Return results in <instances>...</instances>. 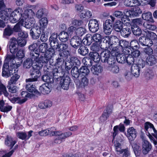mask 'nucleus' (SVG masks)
Returning <instances> with one entry per match:
<instances>
[{
    "instance_id": "41",
    "label": "nucleus",
    "mask_w": 157,
    "mask_h": 157,
    "mask_svg": "<svg viewBox=\"0 0 157 157\" xmlns=\"http://www.w3.org/2000/svg\"><path fill=\"white\" fill-rule=\"evenodd\" d=\"M139 3L138 0H124V5L128 7L132 6L134 4H136L137 5Z\"/></svg>"
},
{
    "instance_id": "33",
    "label": "nucleus",
    "mask_w": 157,
    "mask_h": 157,
    "mask_svg": "<svg viewBox=\"0 0 157 157\" xmlns=\"http://www.w3.org/2000/svg\"><path fill=\"white\" fill-rule=\"evenodd\" d=\"M132 30L134 35L136 36H139L142 33V31L138 26L132 25L131 27Z\"/></svg>"
},
{
    "instance_id": "39",
    "label": "nucleus",
    "mask_w": 157,
    "mask_h": 157,
    "mask_svg": "<svg viewBox=\"0 0 157 157\" xmlns=\"http://www.w3.org/2000/svg\"><path fill=\"white\" fill-rule=\"evenodd\" d=\"M120 32L121 36L124 37H127L131 33V31L130 28L128 27H126L122 29Z\"/></svg>"
},
{
    "instance_id": "59",
    "label": "nucleus",
    "mask_w": 157,
    "mask_h": 157,
    "mask_svg": "<svg viewBox=\"0 0 157 157\" xmlns=\"http://www.w3.org/2000/svg\"><path fill=\"white\" fill-rule=\"evenodd\" d=\"M68 47V44H66L61 43L59 44L57 46V48L56 49V50H57L61 52L66 49Z\"/></svg>"
},
{
    "instance_id": "27",
    "label": "nucleus",
    "mask_w": 157,
    "mask_h": 157,
    "mask_svg": "<svg viewBox=\"0 0 157 157\" xmlns=\"http://www.w3.org/2000/svg\"><path fill=\"white\" fill-rule=\"evenodd\" d=\"M154 73L151 70H148L144 74L145 80L147 82L151 80L154 76Z\"/></svg>"
},
{
    "instance_id": "16",
    "label": "nucleus",
    "mask_w": 157,
    "mask_h": 157,
    "mask_svg": "<svg viewBox=\"0 0 157 157\" xmlns=\"http://www.w3.org/2000/svg\"><path fill=\"white\" fill-rule=\"evenodd\" d=\"M40 54L39 53L38 49H36L35 51H33L32 52H30L29 53V58L31 59V60L33 62H35L36 64H38V61L39 59V56Z\"/></svg>"
},
{
    "instance_id": "25",
    "label": "nucleus",
    "mask_w": 157,
    "mask_h": 157,
    "mask_svg": "<svg viewBox=\"0 0 157 157\" xmlns=\"http://www.w3.org/2000/svg\"><path fill=\"white\" fill-rule=\"evenodd\" d=\"M89 56L91 59L95 62L98 63L101 60V56L98 52H90Z\"/></svg>"
},
{
    "instance_id": "7",
    "label": "nucleus",
    "mask_w": 157,
    "mask_h": 157,
    "mask_svg": "<svg viewBox=\"0 0 157 157\" xmlns=\"http://www.w3.org/2000/svg\"><path fill=\"white\" fill-rule=\"evenodd\" d=\"M53 53L51 52L40 54L38 61V65L42 67L44 64L48 63Z\"/></svg>"
},
{
    "instance_id": "49",
    "label": "nucleus",
    "mask_w": 157,
    "mask_h": 157,
    "mask_svg": "<svg viewBox=\"0 0 157 157\" xmlns=\"http://www.w3.org/2000/svg\"><path fill=\"white\" fill-rule=\"evenodd\" d=\"M117 47L116 46H113L112 48L110 50H111V51L110 52L111 56H113L116 58L117 56L120 53L119 50Z\"/></svg>"
},
{
    "instance_id": "52",
    "label": "nucleus",
    "mask_w": 157,
    "mask_h": 157,
    "mask_svg": "<svg viewBox=\"0 0 157 157\" xmlns=\"http://www.w3.org/2000/svg\"><path fill=\"white\" fill-rule=\"evenodd\" d=\"M39 22L41 27L45 30L48 24V20L47 18L43 17L40 20Z\"/></svg>"
},
{
    "instance_id": "60",
    "label": "nucleus",
    "mask_w": 157,
    "mask_h": 157,
    "mask_svg": "<svg viewBox=\"0 0 157 157\" xmlns=\"http://www.w3.org/2000/svg\"><path fill=\"white\" fill-rule=\"evenodd\" d=\"M69 60H70V62H71V63L73 64L74 66H79L80 64L79 60L77 57L75 56L71 57Z\"/></svg>"
},
{
    "instance_id": "42",
    "label": "nucleus",
    "mask_w": 157,
    "mask_h": 157,
    "mask_svg": "<svg viewBox=\"0 0 157 157\" xmlns=\"http://www.w3.org/2000/svg\"><path fill=\"white\" fill-rule=\"evenodd\" d=\"M71 74L73 77L76 78H78L80 75V71L77 67L74 66L72 69Z\"/></svg>"
},
{
    "instance_id": "4",
    "label": "nucleus",
    "mask_w": 157,
    "mask_h": 157,
    "mask_svg": "<svg viewBox=\"0 0 157 157\" xmlns=\"http://www.w3.org/2000/svg\"><path fill=\"white\" fill-rule=\"evenodd\" d=\"M102 42H101V46L103 47V49H109L111 50L114 45L117 43L119 44L120 41L117 37L114 36H112L111 37L106 36L102 39Z\"/></svg>"
},
{
    "instance_id": "18",
    "label": "nucleus",
    "mask_w": 157,
    "mask_h": 157,
    "mask_svg": "<svg viewBox=\"0 0 157 157\" xmlns=\"http://www.w3.org/2000/svg\"><path fill=\"white\" fill-rule=\"evenodd\" d=\"M151 145L147 140H144L143 144L142 152L144 155L147 154L151 150Z\"/></svg>"
},
{
    "instance_id": "29",
    "label": "nucleus",
    "mask_w": 157,
    "mask_h": 157,
    "mask_svg": "<svg viewBox=\"0 0 157 157\" xmlns=\"http://www.w3.org/2000/svg\"><path fill=\"white\" fill-rule=\"evenodd\" d=\"M10 101L13 103H17L19 104H21L27 100V98H24L21 99L20 97H14L11 99H9Z\"/></svg>"
},
{
    "instance_id": "31",
    "label": "nucleus",
    "mask_w": 157,
    "mask_h": 157,
    "mask_svg": "<svg viewBox=\"0 0 157 157\" xmlns=\"http://www.w3.org/2000/svg\"><path fill=\"white\" fill-rule=\"evenodd\" d=\"M50 42V45L52 47L49 49L48 52H51L52 53H54V50L57 48V46L59 45L58 40H49Z\"/></svg>"
},
{
    "instance_id": "8",
    "label": "nucleus",
    "mask_w": 157,
    "mask_h": 157,
    "mask_svg": "<svg viewBox=\"0 0 157 157\" xmlns=\"http://www.w3.org/2000/svg\"><path fill=\"white\" fill-rule=\"evenodd\" d=\"M51 72L53 76V78L56 79L57 81H59V79L62 76L63 73L61 67L57 66L54 67Z\"/></svg>"
},
{
    "instance_id": "38",
    "label": "nucleus",
    "mask_w": 157,
    "mask_h": 157,
    "mask_svg": "<svg viewBox=\"0 0 157 157\" xmlns=\"http://www.w3.org/2000/svg\"><path fill=\"white\" fill-rule=\"evenodd\" d=\"M79 48L78 52L80 54L85 56L88 54L89 50L86 47L82 45Z\"/></svg>"
},
{
    "instance_id": "2",
    "label": "nucleus",
    "mask_w": 157,
    "mask_h": 157,
    "mask_svg": "<svg viewBox=\"0 0 157 157\" xmlns=\"http://www.w3.org/2000/svg\"><path fill=\"white\" fill-rule=\"evenodd\" d=\"M21 8L18 7L13 12H11V17H13L11 20L13 23L19 21L23 26L25 28L29 29L35 24V21L33 17L35 15L34 12L32 9H28L25 10L23 14Z\"/></svg>"
},
{
    "instance_id": "10",
    "label": "nucleus",
    "mask_w": 157,
    "mask_h": 157,
    "mask_svg": "<svg viewBox=\"0 0 157 157\" xmlns=\"http://www.w3.org/2000/svg\"><path fill=\"white\" fill-rule=\"evenodd\" d=\"M113 24L110 19L106 20L103 24V30L104 33L107 35H110L113 29Z\"/></svg>"
},
{
    "instance_id": "48",
    "label": "nucleus",
    "mask_w": 157,
    "mask_h": 157,
    "mask_svg": "<svg viewBox=\"0 0 157 157\" xmlns=\"http://www.w3.org/2000/svg\"><path fill=\"white\" fill-rule=\"evenodd\" d=\"M3 94L4 96L7 97L9 96V93L7 92L5 86L1 83H0V96Z\"/></svg>"
},
{
    "instance_id": "36",
    "label": "nucleus",
    "mask_w": 157,
    "mask_h": 157,
    "mask_svg": "<svg viewBox=\"0 0 157 157\" xmlns=\"http://www.w3.org/2000/svg\"><path fill=\"white\" fill-rule=\"evenodd\" d=\"M107 70L114 74L118 73L119 71V67L115 64L111 66H108L107 67Z\"/></svg>"
},
{
    "instance_id": "57",
    "label": "nucleus",
    "mask_w": 157,
    "mask_h": 157,
    "mask_svg": "<svg viewBox=\"0 0 157 157\" xmlns=\"http://www.w3.org/2000/svg\"><path fill=\"white\" fill-rule=\"evenodd\" d=\"M130 46L129 48H130L131 49H136L139 47V44L138 41L136 40H132L130 44Z\"/></svg>"
},
{
    "instance_id": "35",
    "label": "nucleus",
    "mask_w": 157,
    "mask_h": 157,
    "mask_svg": "<svg viewBox=\"0 0 157 157\" xmlns=\"http://www.w3.org/2000/svg\"><path fill=\"white\" fill-rule=\"evenodd\" d=\"M85 45H90L94 41L92 36L90 34L86 35V37L82 40Z\"/></svg>"
},
{
    "instance_id": "61",
    "label": "nucleus",
    "mask_w": 157,
    "mask_h": 157,
    "mask_svg": "<svg viewBox=\"0 0 157 157\" xmlns=\"http://www.w3.org/2000/svg\"><path fill=\"white\" fill-rule=\"evenodd\" d=\"M86 32V29L82 27H80L77 29L76 30V34L78 36H82Z\"/></svg>"
},
{
    "instance_id": "26",
    "label": "nucleus",
    "mask_w": 157,
    "mask_h": 157,
    "mask_svg": "<svg viewBox=\"0 0 157 157\" xmlns=\"http://www.w3.org/2000/svg\"><path fill=\"white\" fill-rule=\"evenodd\" d=\"M127 52H125V53L128 54H131L132 56L134 58H136L138 57L140 54V52L138 50L136 49H132L128 48Z\"/></svg>"
},
{
    "instance_id": "43",
    "label": "nucleus",
    "mask_w": 157,
    "mask_h": 157,
    "mask_svg": "<svg viewBox=\"0 0 157 157\" xmlns=\"http://www.w3.org/2000/svg\"><path fill=\"white\" fill-rule=\"evenodd\" d=\"M92 16V13L87 10H83L80 15L81 17L86 18H89Z\"/></svg>"
},
{
    "instance_id": "13",
    "label": "nucleus",
    "mask_w": 157,
    "mask_h": 157,
    "mask_svg": "<svg viewBox=\"0 0 157 157\" xmlns=\"http://www.w3.org/2000/svg\"><path fill=\"white\" fill-rule=\"evenodd\" d=\"M127 136L130 141H132L136 138L137 132L133 127H131L127 129Z\"/></svg>"
},
{
    "instance_id": "6",
    "label": "nucleus",
    "mask_w": 157,
    "mask_h": 157,
    "mask_svg": "<svg viewBox=\"0 0 157 157\" xmlns=\"http://www.w3.org/2000/svg\"><path fill=\"white\" fill-rule=\"evenodd\" d=\"M130 11L124 10L123 12L119 10L115 11L113 15L118 18H121V21L124 22L126 25H128L129 24V20L128 16L130 15Z\"/></svg>"
},
{
    "instance_id": "12",
    "label": "nucleus",
    "mask_w": 157,
    "mask_h": 157,
    "mask_svg": "<svg viewBox=\"0 0 157 157\" xmlns=\"http://www.w3.org/2000/svg\"><path fill=\"white\" fill-rule=\"evenodd\" d=\"M70 44L73 48L77 49L82 45L81 39L78 36L72 37L70 40Z\"/></svg>"
},
{
    "instance_id": "32",
    "label": "nucleus",
    "mask_w": 157,
    "mask_h": 157,
    "mask_svg": "<svg viewBox=\"0 0 157 157\" xmlns=\"http://www.w3.org/2000/svg\"><path fill=\"white\" fill-rule=\"evenodd\" d=\"M59 38L62 42H66L69 38L68 35L67 33L64 31L61 32L59 35Z\"/></svg>"
},
{
    "instance_id": "34",
    "label": "nucleus",
    "mask_w": 157,
    "mask_h": 157,
    "mask_svg": "<svg viewBox=\"0 0 157 157\" xmlns=\"http://www.w3.org/2000/svg\"><path fill=\"white\" fill-rule=\"evenodd\" d=\"M42 79L44 82L47 83L46 84L47 85H48L49 84L52 83L53 82V78L51 75H44L42 76Z\"/></svg>"
},
{
    "instance_id": "46",
    "label": "nucleus",
    "mask_w": 157,
    "mask_h": 157,
    "mask_svg": "<svg viewBox=\"0 0 157 157\" xmlns=\"http://www.w3.org/2000/svg\"><path fill=\"white\" fill-rule=\"evenodd\" d=\"M101 45L100 46L98 44L94 43L90 47L92 51L91 52H98L101 48L103 49Z\"/></svg>"
},
{
    "instance_id": "21",
    "label": "nucleus",
    "mask_w": 157,
    "mask_h": 157,
    "mask_svg": "<svg viewBox=\"0 0 157 157\" xmlns=\"http://www.w3.org/2000/svg\"><path fill=\"white\" fill-rule=\"evenodd\" d=\"M16 143V141L10 136H7L5 140V144L6 146L12 148Z\"/></svg>"
},
{
    "instance_id": "19",
    "label": "nucleus",
    "mask_w": 157,
    "mask_h": 157,
    "mask_svg": "<svg viewBox=\"0 0 157 157\" xmlns=\"http://www.w3.org/2000/svg\"><path fill=\"white\" fill-rule=\"evenodd\" d=\"M105 50L101 53V60L103 63H106L109 58L111 56L110 51L108 49Z\"/></svg>"
},
{
    "instance_id": "62",
    "label": "nucleus",
    "mask_w": 157,
    "mask_h": 157,
    "mask_svg": "<svg viewBox=\"0 0 157 157\" xmlns=\"http://www.w3.org/2000/svg\"><path fill=\"white\" fill-rule=\"evenodd\" d=\"M30 34L32 38L34 40L38 39L40 35L34 31L33 29H31L30 31Z\"/></svg>"
},
{
    "instance_id": "54",
    "label": "nucleus",
    "mask_w": 157,
    "mask_h": 157,
    "mask_svg": "<svg viewBox=\"0 0 157 157\" xmlns=\"http://www.w3.org/2000/svg\"><path fill=\"white\" fill-rule=\"evenodd\" d=\"M82 62L84 64L86 65L87 67H90L91 66L92 64V60L90 58L85 57L82 59Z\"/></svg>"
},
{
    "instance_id": "55",
    "label": "nucleus",
    "mask_w": 157,
    "mask_h": 157,
    "mask_svg": "<svg viewBox=\"0 0 157 157\" xmlns=\"http://www.w3.org/2000/svg\"><path fill=\"white\" fill-rule=\"evenodd\" d=\"M144 26L147 29L154 30L156 29V26L152 25L150 22H146L143 24Z\"/></svg>"
},
{
    "instance_id": "22",
    "label": "nucleus",
    "mask_w": 157,
    "mask_h": 157,
    "mask_svg": "<svg viewBox=\"0 0 157 157\" xmlns=\"http://www.w3.org/2000/svg\"><path fill=\"white\" fill-rule=\"evenodd\" d=\"M140 70L137 66V64H133L131 67V72L133 75L136 77H138L140 74Z\"/></svg>"
},
{
    "instance_id": "23",
    "label": "nucleus",
    "mask_w": 157,
    "mask_h": 157,
    "mask_svg": "<svg viewBox=\"0 0 157 157\" xmlns=\"http://www.w3.org/2000/svg\"><path fill=\"white\" fill-rule=\"evenodd\" d=\"M91 70L94 74L98 75L102 72L103 69L102 67L100 65H94L91 67Z\"/></svg>"
},
{
    "instance_id": "51",
    "label": "nucleus",
    "mask_w": 157,
    "mask_h": 157,
    "mask_svg": "<svg viewBox=\"0 0 157 157\" xmlns=\"http://www.w3.org/2000/svg\"><path fill=\"white\" fill-rule=\"evenodd\" d=\"M13 33V28L9 26H8L4 30L3 36H10Z\"/></svg>"
},
{
    "instance_id": "47",
    "label": "nucleus",
    "mask_w": 157,
    "mask_h": 157,
    "mask_svg": "<svg viewBox=\"0 0 157 157\" xmlns=\"http://www.w3.org/2000/svg\"><path fill=\"white\" fill-rule=\"evenodd\" d=\"M131 12L132 15L136 16H138L142 13V10L138 6L133 7L131 9Z\"/></svg>"
},
{
    "instance_id": "5",
    "label": "nucleus",
    "mask_w": 157,
    "mask_h": 157,
    "mask_svg": "<svg viewBox=\"0 0 157 157\" xmlns=\"http://www.w3.org/2000/svg\"><path fill=\"white\" fill-rule=\"evenodd\" d=\"M41 67V66L37 64L33 67L30 70V74L32 78L33 77V75H34V78L26 79V82H32L36 81L38 77L41 75L40 70Z\"/></svg>"
},
{
    "instance_id": "63",
    "label": "nucleus",
    "mask_w": 157,
    "mask_h": 157,
    "mask_svg": "<svg viewBox=\"0 0 157 157\" xmlns=\"http://www.w3.org/2000/svg\"><path fill=\"white\" fill-rule=\"evenodd\" d=\"M126 60V62L129 65L133 63L134 61V58L131 54L127 55Z\"/></svg>"
},
{
    "instance_id": "1",
    "label": "nucleus",
    "mask_w": 157,
    "mask_h": 157,
    "mask_svg": "<svg viewBox=\"0 0 157 157\" xmlns=\"http://www.w3.org/2000/svg\"><path fill=\"white\" fill-rule=\"evenodd\" d=\"M21 37H18L17 40L15 38H12L11 39V42L10 43V52L12 54L11 55H8L6 58V60L10 62V69L8 63H5L3 65L2 75V76L8 78L13 74V68L18 67L20 66L19 64L15 63L14 60L15 58V54L18 50V46L22 47L25 45L26 43V40L25 39H21ZM16 70H14L13 73L15 72Z\"/></svg>"
},
{
    "instance_id": "28",
    "label": "nucleus",
    "mask_w": 157,
    "mask_h": 157,
    "mask_svg": "<svg viewBox=\"0 0 157 157\" xmlns=\"http://www.w3.org/2000/svg\"><path fill=\"white\" fill-rule=\"evenodd\" d=\"M124 53H120L119 55L117 56L116 58L117 61L120 63H124L126 62V56L128 54H126L125 52Z\"/></svg>"
},
{
    "instance_id": "30",
    "label": "nucleus",
    "mask_w": 157,
    "mask_h": 157,
    "mask_svg": "<svg viewBox=\"0 0 157 157\" xmlns=\"http://www.w3.org/2000/svg\"><path fill=\"white\" fill-rule=\"evenodd\" d=\"M39 50L38 52L40 54L45 53H51V52H48L49 50H46L48 48V44L46 43H43L41 44L39 46Z\"/></svg>"
},
{
    "instance_id": "17",
    "label": "nucleus",
    "mask_w": 157,
    "mask_h": 157,
    "mask_svg": "<svg viewBox=\"0 0 157 157\" xmlns=\"http://www.w3.org/2000/svg\"><path fill=\"white\" fill-rule=\"evenodd\" d=\"M25 88L29 92L32 93L31 94L33 95H40V93L35 88V86L33 84L28 83L26 85Z\"/></svg>"
},
{
    "instance_id": "20",
    "label": "nucleus",
    "mask_w": 157,
    "mask_h": 157,
    "mask_svg": "<svg viewBox=\"0 0 157 157\" xmlns=\"http://www.w3.org/2000/svg\"><path fill=\"white\" fill-rule=\"evenodd\" d=\"M119 45L121 47V49H123V52L125 53V52H127L128 48H129V43L128 42L124 40H121L120 41Z\"/></svg>"
},
{
    "instance_id": "15",
    "label": "nucleus",
    "mask_w": 157,
    "mask_h": 157,
    "mask_svg": "<svg viewBox=\"0 0 157 157\" xmlns=\"http://www.w3.org/2000/svg\"><path fill=\"white\" fill-rule=\"evenodd\" d=\"M140 44L143 46H151L153 44V41L150 39L145 36H141L139 39Z\"/></svg>"
},
{
    "instance_id": "56",
    "label": "nucleus",
    "mask_w": 157,
    "mask_h": 157,
    "mask_svg": "<svg viewBox=\"0 0 157 157\" xmlns=\"http://www.w3.org/2000/svg\"><path fill=\"white\" fill-rule=\"evenodd\" d=\"M143 19L144 20L151 21L152 20V14L151 12L144 13L142 14Z\"/></svg>"
},
{
    "instance_id": "11",
    "label": "nucleus",
    "mask_w": 157,
    "mask_h": 157,
    "mask_svg": "<svg viewBox=\"0 0 157 157\" xmlns=\"http://www.w3.org/2000/svg\"><path fill=\"white\" fill-rule=\"evenodd\" d=\"M88 26L90 30L93 33L97 32L99 29L98 21L95 19L90 20Z\"/></svg>"
},
{
    "instance_id": "64",
    "label": "nucleus",
    "mask_w": 157,
    "mask_h": 157,
    "mask_svg": "<svg viewBox=\"0 0 157 157\" xmlns=\"http://www.w3.org/2000/svg\"><path fill=\"white\" fill-rule=\"evenodd\" d=\"M92 37L94 41L96 43L99 42L101 40V36L99 34H94Z\"/></svg>"
},
{
    "instance_id": "50",
    "label": "nucleus",
    "mask_w": 157,
    "mask_h": 157,
    "mask_svg": "<svg viewBox=\"0 0 157 157\" xmlns=\"http://www.w3.org/2000/svg\"><path fill=\"white\" fill-rule=\"evenodd\" d=\"M20 77V76L17 74L13 75L8 82V85H12L15 84Z\"/></svg>"
},
{
    "instance_id": "14",
    "label": "nucleus",
    "mask_w": 157,
    "mask_h": 157,
    "mask_svg": "<svg viewBox=\"0 0 157 157\" xmlns=\"http://www.w3.org/2000/svg\"><path fill=\"white\" fill-rule=\"evenodd\" d=\"M12 10L10 8H6L4 10L0 11V17L2 19L6 20L11 17V13Z\"/></svg>"
},
{
    "instance_id": "45",
    "label": "nucleus",
    "mask_w": 157,
    "mask_h": 157,
    "mask_svg": "<svg viewBox=\"0 0 157 157\" xmlns=\"http://www.w3.org/2000/svg\"><path fill=\"white\" fill-rule=\"evenodd\" d=\"M112 112V109L109 107L107 108L106 109H105L102 114V117L103 118L104 120H106L109 117V115Z\"/></svg>"
},
{
    "instance_id": "3",
    "label": "nucleus",
    "mask_w": 157,
    "mask_h": 157,
    "mask_svg": "<svg viewBox=\"0 0 157 157\" xmlns=\"http://www.w3.org/2000/svg\"><path fill=\"white\" fill-rule=\"evenodd\" d=\"M54 128H51L48 129L41 131L38 132V134L40 136H45L49 135L50 136H55L56 138L54 142L56 144H60L67 138L72 135L70 132L62 133L60 131H54Z\"/></svg>"
},
{
    "instance_id": "40",
    "label": "nucleus",
    "mask_w": 157,
    "mask_h": 157,
    "mask_svg": "<svg viewBox=\"0 0 157 157\" xmlns=\"http://www.w3.org/2000/svg\"><path fill=\"white\" fill-rule=\"evenodd\" d=\"M48 86L46 84H43L40 86L39 89L42 94H48L50 92V89Z\"/></svg>"
},
{
    "instance_id": "53",
    "label": "nucleus",
    "mask_w": 157,
    "mask_h": 157,
    "mask_svg": "<svg viewBox=\"0 0 157 157\" xmlns=\"http://www.w3.org/2000/svg\"><path fill=\"white\" fill-rule=\"evenodd\" d=\"M34 62L32 61L30 58H28L23 63V66L24 68H29L32 66Z\"/></svg>"
},
{
    "instance_id": "9",
    "label": "nucleus",
    "mask_w": 157,
    "mask_h": 157,
    "mask_svg": "<svg viewBox=\"0 0 157 157\" xmlns=\"http://www.w3.org/2000/svg\"><path fill=\"white\" fill-rule=\"evenodd\" d=\"M70 82V79L69 77L67 75H63L62 76L59 83L61 87L64 90H67Z\"/></svg>"
},
{
    "instance_id": "44",
    "label": "nucleus",
    "mask_w": 157,
    "mask_h": 157,
    "mask_svg": "<svg viewBox=\"0 0 157 157\" xmlns=\"http://www.w3.org/2000/svg\"><path fill=\"white\" fill-rule=\"evenodd\" d=\"M80 74L84 76L87 75L90 72L89 69L86 66H83L79 69Z\"/></svg>"
},
{
    "instance_id": "24",
    "label": "nucleus",
    "mask_w": 157,
    "mask_h": 157,
    "mask_svg": "<svg viewBox=\"0 0 157 157\" xmlns=\"http://www.w3.org/2000/svg\"><path fill=\"white\" fill-rule=\"evenodd\" d=\"M146 62L149 66H153L156 63V59L154 56H149L146 59Z\"/></svg>"
},
{
    "instance_id": "37",
    "label": "nucleus",
    "mask_w": 157,
    "mask_h": 157,
    "mask_svg": "<svg viewBox=\"0 0 157 157\" xmlns=\"http://www.w3.org/2000/svg\"><path fill=\"white\" fill-rule=\"evenodd\" d=\"M123 24H125L124 22L118 21L115 24L114 29L117 32H120L123 29Z\"/></svg>"
},
{
    "instance_id": "58",
    "label": "nucleus",
    "mask_w": 157,
    "mask_h": 157,
    "mask_svg": "<svg viewBox=\"0 0 157 157\" xmlns=\"http://www.w3.org/2000/svg\"><path fill=\"white\" fill-rule=\"evenodd\" d=\"M119 153L123 154L122 157H128L130 155V151L128 148L124 149H122Z\"/></svg>"
}]
</instances>
